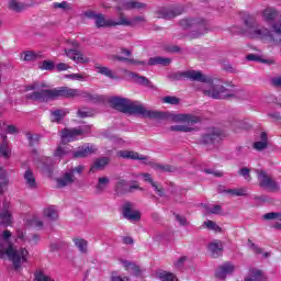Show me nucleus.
Returning <instances> with one entry per match:
<instances>
[{"mask_svg":"<svg viewBox=\"0 0 281 281\" xmlns=\"http://www.w3.org/2000/svg\"><path fill=\"white\" fill-rule=\"evenodd\" d=\"M38 68L42 71H54V69H56V64L52 60H44L40 63Z\"/></svg>","mask_w":281,"mask_h":281,"instance_id":"nucleus-43","label":"nucleus"},{"mask_svg":"<svg viewBox=\"0 0 281 281\" xmlns=\"http://www.w3.org/2000/svg\"><path fill=\"white\" fill-rule=\"evenodd\" d=\"M266 280L267 279H266L265 273L262 272V270H258L256 268L250 269L249 273L245 278V281H266Z\"/></svg>","mask_w":281,"mask_h":281,"instance_id":"nucleus-26","label":"nucleus"},{"mask_svg":"<svg viewBox=\"0 0 281 281\" xmlns=\"http://www.w3.org/2000/svg\"><path fill=\"white\" fill-rule=\"evenodd\" d=\"M0 225L2 227H12L14 225V217L12 216V205L4 201L0 211Z\"/></svg>","mask_w":281,"mask_h":281,"instance_id":"nucleus-10","label":"nucleus"},{"mask_svg":"<svg viewBox=\"0 0 281 281\" xmlns=\"http://www.w3.org/2000/svg\"><path fill=\"white\" fill-rule=\"evenodd\" d=\"M71 150L69 145L60 144L57 149L55 150V157H65Z\"/></svg>","mask_w":281,"mask_h":281,"instance_id":"nucleus-44","label":"nucleus"},{"mask_svg":"<svg viewBox=\"0 0 281 281\" xmlns=\"http://www.w3.org/2000/svg\"><path fill=\"white\" fill-rule=\"evenodd\" d=\"M221 139V131L212 128L202 136V144H216Z\"/></svg>","mask_w":281,"mask_h":281,"instance_id":"nucleus-20","label":"nucleus"},{"mask_svg":"<svg viewBox=\"0 0 281 281\" xmlns=\"http://www.w3.org/2000/svg\"><path fill=\"white\" fill-rule=\"evenodd\" d=\"M179 14H183V7L165 8L159 11L161 19H175V16H179Z\"/></svg>","mask_w":281,"mask_h":281,"instance_id":"nucleus-17","label":"nucleus"},{"mask_svg":"<svg viewBox=\"0 0 281 281\" xmlns=\"http://www.w3.org/2000/svg\"><path fill=\"white\" fill-rule=\"evenodd\" d=\"M26 225L29 227H34L35 229H43V221H41V217L38 215H32L26 220Z\"/></svg>","mask_w":281,"mask_h":281,"instance_id":"nucleus-39","label":"nucleus"},{"mask_svg":"<svg viewBox=\"0 0 281 281\" xmlns=\"http://www.w3.org/2000/svg\"><path fill=\"white\" fill-rule=\"evenodd\" d=\"M251 172V169L247 168V167H243L240 170H239V175L241 177H244V179L246 181H251V175L249 173Z\"/></svg>","mask_w":281,"mask_h":281,"instance_id":"nucleus-55","label":"nucleus"},{"mask_svg":"<svg viewBox=\"0 0 281 281\" xmlns=\"http://www.w3.org/2000/svg\"><path fill=\"white\" fill-rule=\"evenodd\" d=\"M123 216L124 218H126L127 221H139V218H142V214L139 213V211L135 210V205H133V203L131 202H125L123 204Z\"/></svg>","mask_w":281,"mask_h":281,"instance_id":"nucleus-13","label":"nucleus"},{"mask_svg":"<svg viewBox=\"0 0 281 281\" xmlns=\"http://www.w3.org/2000/svg\"><path fill=\"white\" fill-rule=\"evenodd\" d=\"M65 78L68 80H78L79 82H82L86 80L85 74H70V75H65Z\"/></svg>","mask_w":281,"mask_h":281,"instance_id":"nucleus-54","label":"nucleus"},{"mask_svg":"<svg viewBox=\"0 0 281 281\" xmlns=\"http://www.w3.org/2000/svg\"><path fill=\"white\" fill-rule=\"evenodd\" d=\"M12 155V149H10V145L8 144V136L2 135V143L0 144V157L4 159H10Z\"/></svg>","mask_w":281,"mask_h":281,"instance_id":"nucleus-27","label":"nucleus"},{"mask_svg":"<svg viewBox=\"0 0 281 281\" xmlns=\"http://www.w3.org/2000/svg\"><path fill=\"white\" fill-rule=\"evenodd\" d=\"M155 276L160 281H177V276H175V273L165 270L156 271Z\"/></svg>","mask_w":281,"mask_h":281,"instance_id":"nucleus-35","label":"nucleus"},{"mask_svg":"<svg viewBox=\"0 0 281 281\" xmlns=\"http://www.w3.org/2000/svg\"><path fill=\"white\" fill-rule=\"evenodd\" d=\"M265 221H273L272 227L281 229V212H270L263 215Z\"/></svg>","mask_w":281,"mask_h":281,"instance_id":"nucleus-24","label":"nucleus"},{"mask_svg":"<svg viewBox=\"0 0 281 281\" xmlns=\"http://www.w3.org/2000/svg\"><path fill=\"white\" fill-rule=\"evenodd\" d=\"M120 265L124 267L128 273H132V276H142V270L139 269V266L135 265L134 262H131L128 260H119Z\"/></svg>","mask_w":281,"mask_h":281,"instance_id":"nucleus-22","label":"nucleus"},{"mask_svg":"<svg viewBox=\"0 0 281 281\" xmlns=\"http://www.w3.org/2000/svg\"><path fill=\"white\" fill-rule=\"evenodd\" d=\"M269 145V138L267 137V133H260V140L254 143L255 150H265V148Z\"/></svg>","mask_w":281,"mask_h":281,"instance_id":"nucleus-36","label":"nucleus"},{"mask_svg":"<svg viewBox=\"0 0 281 281\" xmlns=\"http://www.w3.org/2000/svg\"><path fill=\"white\" fill-rule=\"evenodd\" d=\"M109 183H111V178H109L108 176L99 177L98 182L95 184V190L98 194L104 192V190L109 188Z\"/></svg>","mask_w":281,"mask_h":281,"instance_id":"nucleus-30","label":"nucleus"},{"mask_svg":"<svg viewBox=\"0 0 281 281\" xmlns=\"http://www.w3.org/2000/svg\"><path fill=\"white\" fill-rule=\"evenodd\" d=\"M106 166H109L108 157L98 158L92 164L90 170H91V172H95V170H104V168H106Z\"/></svg>","mask_w":281,"mask_h":281,"instance_id":"nucleus-32","label":"nucleus"},{"mask_svg":"<svg viewBox=\"0 0 281 281\" xmlns=\"http://www.w3.org/2000/svg\"><path fill=\"white\" fill-rule=\"evenodd\" d=\"M78 117H92L93 111L87 108H81L77 112Z\"/></svg>","mask_w":281,"mask_h":281,"instance_id":"nucleus-52","label":"nucleus"},{"mask_svg":"<svg viewBox=\"0 0 281 281\" xmlns=\"http://www.w3.org/2000/svg\"><path fill=\"white\" fill-rule=\"evenodd\" d=\"M173 115H177V113H173ZM184 115L194 117L195 121L176 122V124H188V125H172V126H170L169 130L173 131L176 133H192V131H194V127H192V125L199 124V122H201V119H199V116H195L192 114H184Z\"/></svg>","mask_w":281,"mask_h":281,"instance_id":"nucleus-11","label":"nucleus"},{"mask_svg":"<svg viewBox=\"0 0 281 281\" xmlns=\"http://www.w3.org/2000/svg\"><path fill=\"white\" fill-rule=\"evenodd\" d=\"M65 54L67 58H69L77 65H88V63H91V59L87 57V55L82 54V52H80L79 49H65Z\"/></svg>","mask_w":281,"mask_h":281,"instance_id":"nucleus-12","label":"nucleus"},{"mask_svg":"<svg viewBox=\"0 0 281 281\" xmlns=\"http://www.w3.org/2000/svg\"><path fill=\"white\" fill-rule=\"evenodd\" d=\"M52 166H53L52 158H43L42 162L37 165V168H40L45 172V170H49Z\"/></svg>","mask_w":281,"mask_h":281,"instance_id":"nucleus-51","label":"nucleus"},{"mask_svg":"<svg viewBox=\"0 0 281 281\" xmlns=\"http://www.w3.org/2000/svg\"><path fill=\"white\" fill-rule=\"evenodd\" d=\"M256 173L260 188H265V190H270L271 192L278 190V182H276L271 176L266 173L265 170H256Z\"/></svg>","mask_w":281,"mask_h":281,"instance_id":"nucleus-9","label":"nucleus"},{"mask_svg":"<svg viewBox=\"0 0 281 281\" xmlns=\"http://www.w3.org/2000/svg\"><path fill=\"white\" fill-rule=\"evenodd\" d=\"M75 247L80 251V254H87L89 249V243L80 237L74 238Z\"/></svg>","mask_w":281,"mask_h":281,"instance_id":"nucleus-40","label":"nucleus"},{"mask_svg":"<svg viewBox=\"0 0 281 281\" xmlns=\"http://www.w3.org/2000/svg\"><path fill=\"white\" fill-rule=\"evenodd\" d=\"M126 113L128 115H139L140 117H151L153 120H169V122H196L195 117L186 114L146 110L139 101H130Z\"/></svg>","mask_w":281,"mask_h":281,"instance_id":"nucleus-4","label":"nucleus"},{"mask_svg":"<svg viewBox=\"0 0 281 281\" xmlns=\"http://www.w3.org/2000/svg\"><path fill=\"white\" fill-rule=\"evenodd\" d=\"M4 131L5 133H9V135H16V133H19V130L14 125H7Z\"/></svg>","mask_w":281,"mask_h":281,"instance_id":"nucleus-58","label":"nucleus"},{"mask_svg":"<svg viewBox=\"0 0 281 281\" xmlns=\"http://www.w3.org/2000/svg\"><path fill=\"white\" fill-rule=\"evenodd\" d=\"M63 247V244L59 241H54L50 244V251H58Z\"/></svg>","mask_w":281,"mask_h":281,"instance_id":"nucleus-61","label":"nucleus"},{"mask_svg":"<svg viewBox=\"0 0 281 281\" xmlns=\"http://www.w3.org/2000/svg\"><path fill=\"white\" fill-rule=\"evenodd\" d=\"M247 60H254L255 63H262L263 65H273V59H266L265 57L256 54L247 55Z\"/></svg>","mask_w":281,"mask_h":281,"instance_id":"nucleus-42","label":"nucleus"},{"mask_svg":"<svg viewBox=\"0 0 281 281\" xmlns=\"http://www.w3.org/2000/svg\"><path fill=\"white\" fill-rule=\"evenodd\" d=\"M180 25L183 30H195L191 34V38H199V36H203V34L210 32V22L201 18L183 19L180 21Z\"/></svg>","mask_w":281,"mask_h":281,"instance_id":"nucleus-6","label":"nucleus"},{"mask_svg":"<svg viewBox=\"0 0 281 281\" xmlns=\"http://www.w3.org/2000/svg\"><path fill=\"white\" fill-rule=\"evenodd\" d=\"M279 15L280 13L273 7H267L261 11V19H263L266 23H273Z\"/></svg>","mask_w":281,"mask_h":281,"instance_id":"nucleus-19","label":"nucleus"},{"mask_svg":"<svg viewBox=\"0 0 281 281\" xmlns=\"http://www.w3.org/2000/svg\"><path fill=\"white\" fill-rule=\"evenodd\" d=\"M112 281H131L128 277L112 276Z\"/></svg>","mask_w":281,"mask_h":281,"instance_id":"nucleus-63","label":"nucleus"},{"mask_svg":"<svg viewBox=\"0 0 281 281\" xmlns=\"http://www.w3.org/2000/svg\"><path fill=\"white\" fill-rule=\"evenodd\" d=\"M69 114V110L61 109V110H52L50 111V120L52 122H61L66 115Z\"/></svg>","mask_w":281,"mask_h":281,"instance_id":"nucleus-33","label":"nucleus"},{"mask_svg":"<svg viewBox=\"0 0 281 281\" xmlns=\"http://www.w3.org/2000/svg\"><path fill=\"white\" fill-rule=\"evenodd\" d=\"M53 8L55 10H61L63 12H67V10H71V4L67 1H61V2H54Z\"/></svg>","mask_w":281,"mask_h":281,"instance_id":"nucleus-48","label":"nucleus"},{"mask_svg":"<svg viewBox=\"0 0 281 281\" xmlns=\"http://www.w3.org/2000/svg\"><path fill=\"white\" fill-rule=\"evenodd\" d=\"M94 69L97 74H101V76H105V78H110L111 80H115L117 78V76H115V72H113V70H111V68L109 67H104L97 64L94 66Z\"/></svg>","mask_w":281,"mask_h":281,"instance_id":"nucleus-29","label":"nucleus"},{"mask_svg":"<svg viewBox=\"0 0 281 281\" xmlns=\"http://www.w3.org/2000/svg\"><path fill=\"white\" fill-rule=\"evenodd\" d=\"M56 69L57 71H67V69H69V65L65 63H59L56 65Z\"/></svg>","mask_w":281,"mask_h":281,"instance_id":"nucleus-60","label":"nucleus"},{"mask_svg":"<svg viewBox=\"0 0 281 281\" xmlns=\"http://www.w3.org/2000/svg\"><path fill=\"white\" fill-rule=\"evenodd\" d=\"M98 150L93 144H86L79 147L75 153L74 157H89V155H93Z\"/></svg>","mask_w":281,"mask_h":281,"instance_id":"nucleus-21","label":"nucleus"},{"mask_svg":"<svg viewBox=\"0 0 281 281\" xmlns=\"http://www.w3.org/2000/svg\"><path fill=\"white\" fill-rule=\"evenodd\" d=\"M234 271H236V266L231 262L223 263L217 268L215 278H217V280H225V278L231 273H234Z\"/></svg>","mask_w":281,"mask_h":281,"instance_id":"nucleus-15","label":"nucleus"},{"mask_svg":"<svg viewBox=\"0 0 281 281\" xmlns=\"http://www.w3.org/2000/svg\"><path fill=\"white\" fill-rule=\"evenodd\" d=\"M207 212L209 214H221V205H214L213 207L209 209Z\"/></svg>","mask_w":281,"mask_h":281,"instance_id":"nucleus-59","label":"nucleus"},{"mask_svg":"<svg viewBox=\"0 0 281 281\" xmlns=\"http://www.w3.org/2000/svg\"><path fill=\"white\" fill-rule=\"evenodd\" d=\"M49 86L45 82L35 81L26 86L25 91H33L26 94L27 100H35L36 102H49L56 98H78L80 90L67 87H59L48 89Z\"/></svg>","mask_w":281,"mask_h":281,"instance_id":"nucleus-1","label":"nucleus"},{"mask_svg":"<svg viewBox=\"0 0 281 281\" xmlns=\"http://www.w3.org/2000/svg\"><path fill=\"white\" fill-rule=\"evenodd\" d=\"M88 131L89 126L65 128L61 131V142H76V139H82V136Z\"/></svg>","mask_w":281,"mask_h":281,"instance_id":"nucleus-8","label":"nucleus"},{"mask_svg":"<svg viewBox=\"0 0 281 281\" xmlns=\"http://www.w3.org/2000/svg\"><path fill=\"white\" fill-rule=\"evenodd\" d=\"M9 8L13 12H21V10L25 9V4L19 2V0H9Z\"/></svg>","mask_w":281,"mask_h":281,"instance_id":"nucleus-46","label":"nucleus"},{"mask_svg":"<svg viewBox=\"0 0 281 281\" xmlns=\"http://www.w3.org/2000/svg\"><path fill=\"white\" fill-rule=\"evenodd\" d=\"M176 221H178L180 225H188V220H186L182 215L176 214Z\"/></svg>","mask_w":281,"mask_h":281,"instance_id":"nucleus-62","label":"nucleus"},{"mask_svg":"<svg viewBox=\"0 0 281 281\" xmlns=\"http://www.w3.org/2000/svg\"><path fill=\"white\" fill-rule=\"evenodd\" d=\"M115 190L120 194H124V192H133V190H142V188H139L137 182H134L132 186L128 187V184L126 183V180L119 179L116 182Z\"/></svg>","mask_w":281,"mask_h":281,"instance_id":"nucleus-18","label":"nucleus"},{"mask_svg":"<svg viewBox=\"0 0 281 281\" xmlns=\"http://www.w3.org/2000/svg\"><path fill=\"white\" fill-rule=\"evenodd\" d=\"M272 85L274 87H281V77H276L272 79Z\"/></svg>","mask_w":281,"mask_h":281,"instance_id":"nucleus-64","label":"nucleus"},{"mask_svg":"<svg viewBox=\"0 0 281 281\" xmlns=\"http://www.w3.org/2000/svg\"><path fill=\"white\" fill-rule=\"evenodd\" d=\"M140 177L144 178V181H148L151 183V187L154 188L156 194L158 196H164V189L157 184V182L153 181V178L150 177V173H140Z\"/></svg>","mask_w":281,"mask_h":281,"instance_id":"nucleus-37","label":"nucleus"},{"mask_svg":"<svg viewBox=\"0 0 281 281\" xmlns=\"http://www.w3.org/2000/svg\"><path fill=\"white\" fill-rule=\"evenodd\" d=\"M43 214L48 221H58V209L56 206L45 207Z\"/></svg>","mask_w":281,"mask_h":281,"instance_id":"nucleus-38","label":"nucleus"},{"mask_svg":"<svg viewBox=\"0 0 281 281\" xmlns=\"http://www.w3.org/2000/svg\"><path fill=\"white\" fill-rule=\"evenodd\" d=\"M227 193L232 194V196H247L248 190L247 188L229 189Z\"/></svg>","mask_w":281,"mask_h":281,"instance_id":"nucleus-49","label":"nucleus"},{"mask_svg":"<svg viewBox=\"0 0 281 281\" xmlns=\"http://www.w3.org/2000/svg\"><path fill=\"white\" fill-rule=\"evenodd\" d=\"M21 60H24V63H32L34 60H38L41 58L40 53H35L34 50H25L20 56Z\"/></svg>","mask_w":281,"mask_h":281,"instance_id":"nucleus-34","label":"nucleus"},{"mask_svg":"<svg viewBox=\"0 0 281 281\" xmlns=\"http://www.w3.org/2000/svg\"><path fill=\"white\" fill-rule=\"evenodd\" d=\"M8 183H10L8 171L3 167H0V194H4Z\"/></svg>","mask_w":281,"mask_h":281,"instance_id":"nucleus-31","label":"nucleus"},{"mask_svg":"<svg viewBox=\"0 0 281 281\" xmlns=\"http://www.w3.org/2000/svg\"><path fill=\"white\" fill-rule=\"evenodd\" d=\"M12 233L4 231L0 235V258H9L14 269L19 270L30 260V250L24 247L14 248Z\"/></svg>","mask_w":281,"mask_h":281,"instance_id":"nucleus-3","label":"nucleus"},{"mask_svg":"<svg viewBox=\"0 0 281 281\" xmlns=\"http://www.w3.org/2000/svg\"><path fill=\"white\" fill-rule=\"evenodd\" d=\"M204 227H206V229H210L211 232H216V233H220L223 231L221 226L216 225L214 221H210V220L204 222Z\"/></svg>","mask_w":281,"mask_h":281,"instance_id":"nucleus-50","label":"nucleus"},{"mask_svg":"<svg viewBox=\"0 0 281 281\" xmlns=\"http://www.w3.org/2000/svg\"><path fill=\"white\" fill-rule=\"evenodd\" d=\"M24 181L27 188L31 190L36 189V176H34V171L32 169H26L24 172Z\"/></svg>","mask_w":281,"mask_h":281,"instance_id":"nucleus-28","label":"nucleus"},{"mask_svg":"<svg viewBox=\"0 0 281 281\" xmlns=\"http://www.w3.org/2000/svg\"><path fill=\"white\" fill-rule=\"evenodd\" d=\"M110 104L116 109V111H121V113H126L128 111V105L131 104V100L120 97H114L110 99Z\"/></svg>","mask_w":281,"mask_h":281,"instance_id":"nucleus-16","label":"nucleus"},{"mask_svg":"<svg viewBox=\"0 0 281 281\" xmlns=\"http://www.w3.org/2000/svg\"><path fill=\"white\" fill-rule=\"evenodd\" d=\"M171 60L167 57H151L148 60V65H162L164 67H168L170 65Z\"/></svg>","mask_w":281,"mask_h":281,"instance_id":"nucleus-41","label":"nucleus"},{"mask_svg":"<svg viewBox=\"0 0 281 281\" xmlns=\"http://www.w3.org/2000/svg\"><path fill=\"white\" fill-rule=\"evenodd\" d=\"M181 76L183 78H189V80L202 82V91L207 98H213V100H225L226 98H229V90H227L218 79H213L196 70H187L182 72Z\"/></svg>","mask_w":281,"mask_h":281,"instance_id":"nucleus-2","label":"nucleus"},{"mask_svg":"<svg viewBox=\"0 0 281 281\" xmlns=\"http://www.w3.org/2000/svg\"><path fill=\"white\" fill-rule=\"evenodd\" d=\"M35 281H54L49 276L42 271L35 273Z\"/></svg>","mask_w":281,"mask_h":281,"instance_id":"nucleus-56","label":"nucleus"},{"mask_svg":"<svg viewBox=\"0 0 281 281\" xmlns=\"http://www.w3.org/2000/svg\"><path fill=\"white\" fill-rule=\"evenodd\" d=\"M144 16H136L134 19H127L122 12L119 13V19H106L104 14L99 13L94 23L97 27H115V25H124L125 27H133L137 23H142Z\"/></svg>","mask_w":281,"mask_h":281,"instance_id":"nucleus-5","label":"nucleus"},{"mask_svg":"<svg viewBox=\"0 0 281 281\" xmlns=\"http://www.w3.org/2000/svg\"><path fill=\"white\" fill-rule=\"evenodd\" d=\"M162 102H165V104H179L180 101L177 97H165Z\"/></svg>","mask_w":281,"mask_h":281,"instance_id":"nucleus-57","label":"nucleus"},{"mask_svg":"<svg viewBox=\"0 0 281 281\" xmlns=\"http://www.w3.org/2000/svg\"><path fill=\"white\" fill-rule=\"evenodd\" d=\"M16 238L18 240H23L24 243H31V245H38V241L41 240V237L38 235H32L26 237L25 231L21 228L16 231Z\"/></svg>","mask_w":281,"mask_h":281,"instance_id":"nucleus-23","label":"nucleus"},{"mask_svg":"<svg viewBox=\"0 0 281 281\" xmlns=\"http://www.w3.org/2000/svg\"><path fill=\"white\" fill-rule=\"evenodd\" d=\"M209 251L213 258H218L223 254V241L214 240L209 245Z\"/></svg>","mask_w":281,"mask_h":281,"instance_id":"nucleus-25","label":"nucleus"},{"mask_svg":"<svg viewBox=\"0 0 281 281\" xmlns=\"http://www.w3.org/2000/svg\"><path fill=\"white\" fill-rule=\"evenodd\" d=\"M116 155L122 157V159H135L143 161V164H153L150 158L133 150H119Z\"/></svg>","mask_w":281,"mask_h":281,"instance_id":"nucleus-14","label":"nucleus"},{"mask_svg":"<svg viewBox=\"0 0 281 281\" xmlns=\"http://www.w3.org/2000/svg\"><path fill=\"white\" fill-rule=\"evenodd\" d=\"M132 78H134L138 85H144V87H153V85H150V80H148L146 77H142L135 72H132Z\"/></svg>","mask_w":281,"mask_h":281,"instance_id":"nucleus-47","label":"nucleus"},{"mask_svg":"<svg viewBox=\"0 0 281 281\" xmlns=\"http://www.w3.org/2000/svg\"><path fill=\"white\" fill-rule=\"evenodd\" d=\"M137 8H142V3L139 2H125L123 3L122 7H116V10H119V12H122V10H133V9H137Z\"/></svg>","mask_w":281,"mask_h":281,"instance_id":"nucleus-45","label":"nucleus"},{"mask_svg":"<svg viewBox=\"0 0 281 281\" xmlns=\"http://www.w3.org/2000/svg\"><path fill=\"white\" fill-rule=\"evenodd\" d=\"M82 170H85V166L82 165L68 170L61 178L57 179L58 188H65V186L74 183L76 181V177H80V175H82Z\"/></svg>","mask_w":281,"mask_h":281,"instance_id":"nucleus-7","label":"nucleus"},{"mask_svg":"<svg viewBox=\"0 0 281 281\" xmlns=\"http://www.w3.org/2000/svg\"><path fill=\"white\" fill-rule=\"evenodd\" d=\"M26 139H29V144L31 146H36V144H38V139H41V136H38V134L27 133Z\"/></svg>","mask_w":281,"mask_h":281,"instance_id":"nucleus-53","label":"nucleus"}]
</instances>
